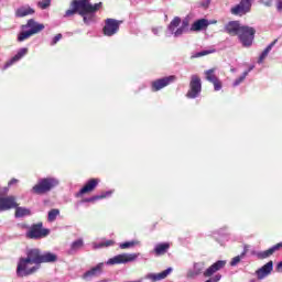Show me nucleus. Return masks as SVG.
Here are the masks:
<instances>
[{"instance_id":"423d86ee","label":"nucleus","mask_w":282,"mask_h":282,"mask_svg":"<svg viewBox=\"0 0 282 282\" xmlns=\"http://www.w3.org/2000/svg\"><path fill=\"white\" fill-rule=\"evenodd\" d=\"M122 20H116L113 18H108L105 20V25L102 28V33L105 36H113L120 32V25H122Z\"/></svg>"},{"instance_id":"4c0bfd02","label":"nucleus","mask_w":282,"mask_h":282,"mask_svg":"<svg viewBox=\"0 0 282 282\" xmlns=\"http://www.w3.org/2000/svg\"><path fill=\"white\" fill-rule=\"evenodd\" d=\"M133 246H135V241H128V242H122L119 245V248L121 250H127L129 248H133Z\"/></svg>"},{"instance_id":"c9c22d12","label":"nucleus","mask_w":282,"mask_h":282,"mask_svg":"<svg viewBox=\"0 0 282 282\" xmlns=\"http://www.w3.org/2000/svg\"><path fill=\"white\" fill-rule=\"evenodd\" d=\"M39 8H41V10H47V8H50V6H52V0H42L40 2H37Z\"/></svg>"},{"instance_id":"c756f323","label":"nucleus","mask_w":282,"mask_h":282,"mask_svg":"<svg viewBox=\"0 0 282 282\" xmlns=\"http://www.w3.org/2000/svg\"><path fill=\"white\" fill-rule=\"evenodd\" d=\"M182 23V18L181 17H174V19L170 22L167 30L172 32V34H175V29L180 28V24Z\"/></svg>"},{"instance_id":"c85d7f7f","label":"nucleus","mask_w":282,"mask_h":282,"mask_svg":"<svg viewBox=\"0 0 282 282\" xmlns=\"http://www.w3.org/2000/svg\"><path fill=\"white\" fill-rule=\"evenodd\" d=\"M15 208V217L21 218V217H29L32 215V212L29 208L25 207H19V205Z\"/></svg>"},{"instance_id":"c03bdc74","label":"nucleus","mask_w":282,"mask_h":282,"mask_svg":"<svg viewBox=\"0 0 282 282\" xmlns=\"http://www.w3.org/2000/svg\"><path fill=\"white\" fill-rule=\"evenodd\" d=\"M249 246L248 245H245V248H243V252L242 253H240L241 254V257H246V254H248V250H249Z\"/></svg>"},{"instance_id":"37998d69","label":"nucleus","mask_w":282,"mask_h":282,"mask_svg":"<svg viewBox=\"0 0 282 282\" xmlns=\"http://www.w3.org/2000/svg\"><path fill=\"white\" fill-rule=\"evenodd\" d=\"M275 8L278 12H282V0H275Z\"/></svg>"},{"instance_id":"58836bf2","label":"nucleus","mask_w":282,"mask_h":282,"mask_svg":"<svg viewBox=\"0 0 282 282\" xmlns=\"http://www.w3.org/2000/svg\"><path fill=\"white\" fill-rule=\"evenodd\" d=\"M215 51H200L192 56V58H202V56H208V54H213Z\"/></svg>"},{"instance_id":"b1692460","label":"nucleus","mask_w":282,"mask_h":282,"mask_svg":"<svg viewBox=\"0 0 282 282\" xmlns=\"http://www.w3.org/2000/svg\"><path fill=\"white\" fill-rule=\"evenodd\" d=\"M204 272V262H198L194 264V269L187 272V279H195Z\"/></svg>"},{"instance_id":"f03ea898","label":"nucleus","mask_w":282,"mask_h":282,"mask_svg":"<svg viewBox=\"0 0 282 282\" xmlns=\"http://www.w3.org/2000/svg\"><path fill=\"white\" fill-rule=\"evenodd\" d=\"M26 260L33 265H41V263H56L58 256L52 252H41V249H30L26 251Z\"/></svg>"},{"instance_id":"473e14b6","label":"nucleus","mask_w":282,"mask_h":282,"mask_svg":"<svg viewBox=\"0 0 282 282\" xmlns=\"http://www.w3.org/2000/svg\"><path fill=\"white\" fill-rule=\"evenodd\" d=\"M111 246H116V241L106 240V241H102V242H99V243L95 245V248L96 249H98V248H109Z\"/></svg>"},{"instance_id":"9d476101","label":"nucleus","mask_w":282,"mask_h":282,"mask_svg":"<svg viewBox=\"0 0 282 282\" xmlns=\"http://www.w3.org/2000/svg\"><path fill=\"white\" fill-rule=\"evenodd\" d=\"M138 259V254L135 253H121L110 258L107 261V265H120L122 263H131V261H135Z\"/></svg>"},{"instance_id":"a18cd8bd","label":"nucleus","mask_w":282,"mask_h":282,"mask_svg":"<svg viewBox=\"0 0 282 282\" xmlns=\"http://www.w3.org/2000/svg\"><path fill=\"white\" fill-rule=\"evenodd\" d=\"M14 184H19V180L12 178L11 182L8 183L9 186H14Z\"/></svg>"},{"instance_id":"de8ad7c7","label":"nucleus","mask_w":282,"mask_h":282,"mask_svg":"<svg viewBox=\"0 0 282 282\" xmlns=\"http://www.w3.org/2000/svg\"><path fill=\"white\" fill-rule=\"evenodd\" d=\"M264 6H265L267 8H271V6H272V1H271V0H269V1L264 2Z\"/></svg>"},{"instance_id":"1a4fd4ad","label":"nucleus","mask_w":282,"mask_h":282,"mask_svg":"<svg viewBox=\"0 0 282 282\" xmlns=\"http://www.w3.org/2000/svg\"><path fill=\"white\" fill-rule=\"evenodd\" d=\"M252 10V2L248 0H240L238 4L230 9L234 17H246Z\"/></svg>"},{"instance_id":"f257e3e1","label":"nucleus","mask_w":282,"mask_h":282,"mask_svg":"<svg viewBox=\"0 0 282 282\" xmlns=\"http://www.w3.org/2000/svg\"><path fill=\"white\" fill-rule=\"evenodd\" d=\"M100 8H102V2L91 4L90 0H73L70 9L66 10L64 17L69 18L79 14V17H83L84 23L89 25L94 21V15L88 14H96Z\"/></svg>"},{"instance_id":"f8f14e48","label":"nucleus","mask_w":282,"mask_h":282,"mask_svg":"<svg viewBox=\"0 0 282 282\" xmlns=\"http://www.w3.org/2000/svg\"><path fill=\"white\" fill-rule=\"evenodd\" d=\"M98 184H100V178L88 180L83 188H80L76 194V197H83V195H89V193H94L96 188H98Z\"/></svg>"},{"instance_id":"2eb2a0df","label":"nucleus","mask_w":282,"mask_h":282,"mask_svg":"<svg viewBox=\"0 0 282 282\" xmlns=\"http://www.w3.org/2000/svg\"><path fill=\"white\" fill-rule=\"evenodd\" d=\"M224 268H226V260H218L203 272V276L212 279L210 276L217 274V272L224 270Z\"/></svg>"},{"instance_id":"4be33fe9","label":"nucleus","mask_w":282,"mask_h":282,"mask_svg":"<svg viewBox=\"0 0 282 282\" xmlns=\"http://www.w3.org/2000/svg\"><path fill=\"white\" fill-rule=\"evenodd\" d=\"M104 263H98L96 267L86 271L83 275V279H91L93 276H98V274H102Z\"/></svg>"},{"instance_id":"5701e85b","label":"nucleus","mask_w":282,"mask_h":282,"mask_svg":"<svg viewBox=\"0 0 282 282\" xmlns=\"http://www.w3.org/2000/svg\"><path fill=\"white\" fill-rule=\"evenodd\" d=\"M34 9H32L29 6L25 7H20L15 10V17L17 19H23V17H30L32 14H34Z\"/></svg>"},{"instance_id":"6ab92c4d","label":"nucleus","mask_w":282,"mask_h":282,"mask_svg":"<svg viewBox=\"0 0 282 282\" xmlns=\"http://www.w3.org/2000/svg\"><path fill=\"white\" fill-rule=\"evenodd\" d=\"M28 54V47L20 48L18 53L4 65V69H8V67H12L14 63H19L23 56Z\"/></svg>"},{"instance_id":"4468645a","label":"nucleus","mask_w":282,"mask_h":282,"mask_svg":"<svg viewBox=\"0 0 282 282\" xmlns=\"http://www.w3.org/2000/svg\"><path fill=\"white\" fill-rule=\"evenodd\" d=\"M17 206H19V204L17 203V197L14 196L3 197V194H0V212L17 208Z\"/></svg>"},{"instance_id":"cd10ccee","label":"nucleus","mask_w":282,"mask_h":282,"mask_svg":"<svg viewBox=\"0 0 282 282\" xmlns=\"http://www.w3.org/2000/svg\"><path fill=\"white\" fill-rule=\"evenodd\" d=\"M191 25V21L188 20V18H185L182 21V25L176 29V31L174 32V36H182L184 34V32H186V30H188V26Z\"/></svg>"},{"instance_id":"2f4dec72","label":"nucleus","mask_w":282,"mask_h":282,"mask_svg":"<svg viewBox=\"0 0 282 282\" xmlns=\"http://www.w3.org/2000/svg\"><path fill=\"white\" fill-rule=\"evenodd\" d=\"M30 36H34L33 32L29 31H23L18 35V41L20 43H23V41H26V39H30Z\"/></svg>"},{"instance_id":"39448f33","label":"nucleus","mask_w":282,"mask_h":282,"mask_svg":"<svg viewBox=\"0 0 282 282\" xmlns=\"http://www.w3.org/2000/svg\"><path fill=\"white\" fill-rule=\"evenodd\" d=\"M50 235V229L43 228V223H36L29 227L25 234L26 239H45Z\"/></svg>"},{"instance_id":"6e6552de","label":"nucleus","mask_w":282,"mask_h":282,"mask_svg":"<svg viewBox=\"0 0 282 282\" xmlns=\"http://www.w3.org/2000/svg\"><path fill=\"white\" fill-rule=\"evenodd\" d=\"M199 94H202V78L198 75H192L186 98H197Z\"/></svg>"},{"instance_id":"0eeeda50","label":"nucleus","mask_w":282,"mask_h":282,"mask_svg":"<svg viewBox=\"0 0 282 282\" xmlns=\"http://www.w3.org/2000/svg\"><path fill=\"white\" fill-rule=\"evenodd\" d=\"M29 265H32L30 260H26V258H20L17 267V275L20 278L30 276L39 270V267L29 268Z\"/></svg>"},{"instance_id":"79ce46f5","label":"nucleus","mask_w":282,"mask_h":282,"mask_svg":"<svg viewBox=\"0 0 282 282\" xmlns=\"http://www.w3.org/2000/svg\"><path fill=\"white\" fill-rule=\"evenodd\" d=\"M61 39H63V34H56L53 40L51 41V45H56V43H58V41H61Z\"/></svg>"},{"instance_id":"49530a36","label":"nucleus","mask_w":282,"mask_h":282,"mask_svg":"<svg viewBox=\"0 0 282 282\" xmlns=\"http://www.w3.org/2000/svg\"><path fill=\"white\" fill-rule=\"evenodd\" d=\"M276 271L282 272V261L276 264Z\"/></svg>"},{"instance_id":"a19ab883","label":"nucleus","mask_w":282,"mask_h":282,"mask_svg":"<svg viewBox=\"0 0 282 282\" xmlns=\"http://www.w3.org/2000/svg\"><path fill=\"white\" fill-rule=\"evenodd\" d=\"M214 89L215 91H220L221 87H224V85L221 84V80L220 79H216L214 83Z\"/></svg>"},{"instance_id":"bb28decb","label":"nucleus","mask_w":282,"mask_h":282,"mask_svg":"<svg viewBox=\"0 0 282 282\" xmlns=\"http://www.w3.org/2000/svg\"><path fill=\"white\" fill-rule=\"evenodd\" d=\"M111 195V192H104L100 195H95L89 198H84L83 202L87 204H94V202H98L99 199H106V197H109Z\"/></svg>"},{"instance_id":"f3484780","label":"nucleus","mask_w":282,"mask_h":282,"mask_svg":"<svg viewBox=\"0 0 282 282\" xmlns=\"http://www.w3.org/2000/svg\"><path fill=\"white\" fill-rule=\"evenodd\" d=\"M169 250H171V243L170 242H161L154 247L152 252H153V254H155V257H164V254H166V252H169Z\"/></svg>"},{"instance_id":"ea45409f","label":"nucleus","mask_w":282,"mask_h":282,"mask_svg":"<svg viewBox=\"0 0 282 282\" xmlns=\"http://www.w3.org/2000/svg\"><path fill=\"white\" fill-rule=\"evenodd\" d=\"M241 259H243V257L240 256H236L235 258L231 259L230 261V265L232 268H235V265H237L238 263H241Z\"/></svg>"},{"instance_id":"dca6fc26","label":"nucleus","mask_w":282,"mask_h":282,"mask_svg":"<svg viewBox=\"0 0 282 282\" xmlns=\"http://www.w3.org/2000/svg\"><path fill=\"white\" fill-rule=\"evenodd\" d=\"M272 270H274V262H272V260H270L262 268L258 269L256 271V274L259 280L265 279V276L272 274Z\"/></svg>"},{"instance_id":"7ed1b4c3","label":"nucleus","mask_w":282,"mask_h":282,"mask_svg":"<svg viewBox=\"0 0 282 282\" xmlns=\"http://www.w3.org/2000/svg\"><path fill=\"white\" fill-rule=\"evenodd\" d=\"M57 185L58 180L54 177L40 178L37 183L32 187V193L34 195H46V193H50V191L56 188Z\"/></svg>"},{"instance_id":"e433bc0d","label":"nucleus","mask_w":282,"mask_h":282,"mask_svg":"<svg viewBox=\"0 0 282 282\" xmlns=\"http://www.w3.org/2000/svg\"><path fill=\"white\" fill-rule=\"evenodd\" d=\"M246 76H248V70L243 72L242 75L234 82V87H238V85H241V83L246 80Z\"/></svg>"},{"instance_id":"09e8293b","label":"nucleus","mask_w":282,"mask_h":282,"mask_svg":"<svg viewBox=\"0 0 282 282\" xmlns=\"http://www.w3.org/2000/svg\"><path fill=\"white\" fill-rule=\"evenodd\" d=\"M247 1H249V3H252V0H247Z\"/></svg>"},{"instance_id":"ddd939ff","label":"nucleus","mask_w":282,"mask_h":282,"mask_svg":"<svg viewBox=\"0 0 282 282\" xmlns=\"http://www.w3.org/2000/svg\"><path fill=\"white\" fill-rule=\"evenodd\" d=\"M241 26V22H239L238 20H232L224 25L223 32H225V34H228L229 36H238Z\"/></svg>"},{"instance_id":"9b49d317","label":"nucleus","mask_w":282,"mask_h":282,"mask_svg":"<svg viewBox=\"0 0 282 282\" xmlns=\"http://www.w3.org/2000/svg\"><path fill=\"white\" fill-rule=\"evenodd\" d=\"M176 80H177V77L175 75H170L167 77L153 80L151 83V89L152 91H160L161 89H164V87H169V85H172V83Z\"/></svg>"},{"instance_id":"20e7f679","label":"nucleus","mask_w":282,"mask_h":282,"mask_svg":"<svg viewBox=\"0 0 282 282\" xmlns=\"http://www.w3.org/2000/svg\"><path fill=\"white\" fill-rule=\"evenodd\" d=\"M257 34V30L252 26L242 25L240 26V31L238 32V39L240 43H242L243 47H250L254 41V35Z\"/></svg>"},{"instance_id":"a878e982","label":"nucleus","mask_w":282,"mask_h":282,"mask_svg":"<svg viewBox=\"0 0 282 282\" xmlns=\"http://www.w3.org/2000/svg\"><path fill=\"white\" fill-rule=\"evenodd\" d=\"M279 42V40H274L273 42H271L261 53V55L259 56L258 63H263V61H265V58H268V55L270 54V52H272V47L274 45H276V43Z\"/></svg>"},{"instance_id":"a211bd4d","label":"nucleus","mask_w":282,"mask_h":282,"mask_svg":"<svg viewBox=\"0 0 282 282\" xmlns=\"http://www.w3.org/2000/svg\"><path fill=\"white\" fill-rule=\"evenodd\" d=\"M281 248H282V242H279L265 251L258 252L257 257L258 259H268L269 257H272V254H274L276 251L281 250Z\"/></svg>"},{"instance_id":"aec40b11","label":"nucleus","mask_w":282,"mask_h":282,"mask_svg":"<svg viewBox=\"0 0 282 282\" xmlns=\"http://www.w3.org/2000/svg\"><path fill=\"white\" fill-rule=\"evenodd\" d=\"M209 25L210 22L207 19H199L192 24L189 30L191 32H202V30H206Z\"/></svg>"},{"instance_id":"f704fd0d","label":"nucleus","mask_w":282,"mask_h":282,"mask_svg":"<svg viewBox=\"0 0 282 282\" xmlns=\"http://www.w3.org/2000/svg\"><path fill=\"white\" fill-rule=\"evenodd\" d=\"M83 246H85V242L83 241V239H77L72 243L70 249L76 252V250H80Z\"/></svg>"},{"instance_id":"412c9836","label":"nucleus","mask_w":282,"mask_h":282,"mask_svg":"<svg viewBox=\"0 0 282 282\" xmlns=\"http://www.w3.org/2000/svg\"><path fill=\"white\" fill-rule=\"evenodd\" d=\"M24 28H30L29 31L33 32V35L45 30V25L34 21V19H30Z\"/></svg>"},{"instance_id":"393cba45","label":"nucleus","mask_w":282,"mask_h":282,"mask_svg":"<svg viewBox=\"0 0 282 282\" xmlns=\"http://www.w3.org/2000/svg\"><path fill=\"white\" fill-rule=\"evenodd\" d=\"M171 274V269H166L160 273H150L148 274V279L153 282L163 281V279H166Z\"/></svg>"},{"instance_id":"7c9ffc66","label":"nucleus","mask_w":282,"mask_h":282,"mask_svg":"<svg viewBox=\"0 0 282 282\" xmlns=\"http://www.w3.org/2000/svg\"><path fill=\"white\" fill-rule=\"evenodd\" d=\"M205 76H206V80H208V83H215L216 80H218L219 78L215 75V68H210L208 70L205 72Z\"/></svg>"},{"instance_id":"72a5a7b5","label":"nucleus","mask_w":282,"mask_h":282,"mask_svg":"<svg viewBox=\"0 0 282 282\" xmlns=\"http://www.w3.org/2000/svg\"><path fill=\"white\" fill-rule=\"evenodd\" d=\"M61 215V210L58 209H51L48 212V221H56V217Z\"/></svg>"}]
</instances>
